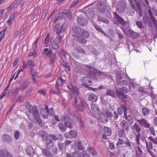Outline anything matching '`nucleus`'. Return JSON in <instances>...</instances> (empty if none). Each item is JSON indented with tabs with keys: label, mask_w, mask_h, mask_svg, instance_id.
Segmentation results:
<instances>
[{
	"label": "nucleus",
	"mask_w": 157,
	"mask_h": 157,
	"mask_svg": "<svg viewBox=\"0 0 157 157\" xmlns=\"http://www.w3.org/2000/svg\"><path fill=\"white\" fill-rule=\"evenodd\" d=\"M29 113L28 117L30 120L31 121H34L41 127L44 126V124L40 117V114L39 113V110L36 106H33L32 109L29 111Z\"/></svg>",
	"instance_id": "f257e3e1"
},
{
	"label": "nucleus",
	"mask_w": 157,
	"mask_h": 157,
	"mask_svg": "<svg viewBox=\"0 0 157 157\" xmlns=\"http://www.w3.org/2000/svg\"><path fill=\"white\" fill-rule=\"evenodd\" d=\"M69 94H70V100L75 104L77 102L78 96L79 91L76 86H73L71 83H69Z\"/></svg>",
	"instance_id": "f03ea898"
},
{
	"label": "nucleus",
	"mask_w": 157,
	"mask_h": 157,
	"mask_svg": "<svg viewBox=\"0 0 157 157\" xmlns=\"http://www.w3.org/2000/svg\"><path fill=\"white\" fill-rule=\"evenodd\" d=\"M42 54L43 55H46L48 56L49 58L51 59L50 62L52 64H53L57 60V58L56 56V53H53L52 52V50L49 47V48H45L44 49L43 51L42 52Z\"/></svg>",
	"instance_id": "7ed1b4c3"
},
{
	"label": "nucleus",
	"mask_w": 157,
	"mask_h": 157,
	"mask_svg": "<svg viewBox=\"0 0 157 157\" xmlns=\"http://www.w3.org/2000/svg\"><path fill=\"white\" fill-rule=\"evenodd\" d=\"M73 31L77 34L83 37L87 38L89 36V33L81 28L73 26L72 27Z\"/></svg>",
	"instance_id": "20e7f679"
},
{
	"label": "nucleus",
	"mask_w": 157,
	"mask_h": 157,
	"mask_svg": "<svg viewBox=\"0 0 157 157\" xmlns=\"http://www.w3.org/2000/svg\"><path fill=\"white\" fill-rule=\"evenodd\" d=\"M80 104L78 105L77 109L79 111H83L88 106V104H87L86 101L80 97H78Z\"/></svg>",
	"instance_id": "39448f33"
},
{
	"label": "nucleus",
	"mask_w": 157,
	"mask_h": 157,
	"mask_svg": "<svg viewBox=\"0 0 157 157\" xmlns=\"http://www.w3.org/2000/svg\"><path fill=\"white\" fill-rule=\"evenodd\" d=\"M114 23L118 25L120 23L123 26L126 25V22L116 13L114 14Z\"/></svg>",
	"instance_id": "423d86ee"
},
{
	"label": "nucleus",
	"mask_w": 157,
	"mask_h": 157,
	"mask_svg": "<svg viewBox=\"0 0 157 157\" xmlns=\"http://www.w3.org/2000/svg\"><path fill=\"white\" fill-rule=\"evenodd\" d=\"M103 2L102 1H99L97 4V6L99 11L101 13L105 12V11L109 12L110 10V7L109 6H105L102 5Z\"/></svg>",
	"instance_id": "0eeeda50"
},
{
	"label": "nucleus",
	"mask_w": 157,
	"mask_h": 157,
	"mask_svg": "<svg viewBox=\"0 0 157 157\" xmlns=\"http://www.w3.org/2000/svg\"><path fill=\"white\" fill-rule=\"evenodd\" d=\"M126 4L123 1H120L117 4V11L119 13H123L125 10Z\"/></svg>",
	"instance_id": "6e6552de"
},
{
	"label": "nucleus",
	"mask_w": 157,
	"mask_h": 157,
	"mask_svg": "<svg viewBox=\"0 0 157 157\" xmlns=\"http://www.w3.org/2000/svg\"><path fill=\"white\" fill-rule=\"evenodd\" d=\"M137 121L141 126L145 128H149L151 126V124L147 122V121L144 118H142L140 120H137Z\"/></svg>",
	"instance_id": "1a4fd4ad"
},
{
	"label": "nucleus",
	"mask_w": 157,
	"mask_h": 157,
	"mask_svg": "<svg viewBox=\"0 0 157 157\" xmlns=\"http://www.w3.org/2000/svg\"><path fill=\"white\" fill-rule=\"evenodd\" d=\"M86 67L90 71H94L95 75L96 76H101L102 77H103L104 75V73L100 71H99L95 69L94 67L89 66H86Z\"/></svg>",
	"instance_id": "9d476101"
},
{
	"label": "nucleus",
	"mask_w": 157,
	"mask_h": 157,
	"mask_svg": "<svg viewBox=\"0 0 157 157\" xmlns=\"http://www.w3.org/2000/svg\"><path fill=\"white\" fill-rule=\"evenodd\" d=\"M59 17L61 19L63 18L65 19L69 18V10L68 9L63 10L62 12L59 13Z\"/></svg>",
	"instance_id": "9b49d317"
},
{
	"label": "nucleus",
	"mask_w": 157,
	"mask_h": 157,
	"mask_svg": "<svg viewBox=\"0 0 157 157\" xmlns=\"http://www.w3.org/2000/svg\"><path fill=\"white\" fill-rule=\"evenodd\" d=\"M66 82L65 80H63L61 77H59L57 79L55 85V87L56 90L58 91H59V86H62Z\"/></svg>",
	"instance_id": "f8f14e48"
},
{
	"label": "nucleus",
	"mask_w": 157,
	"mask_h": 157,
	"mask_svg": "<svg viewBox=\"0 0 157 157\" xmlns=\"http://www.w3.org/2000/svg\"><path fill=\"white\" fill-rule=\"evenodd\" d=\"M65 146L63 143H60L59 142L58 144V147L59 149L61 151H63L65 149V152H66L68 150L67 149L68 147H67V146L69 145V140H67L65 143Z\"/></svg>",
	"instance_id": "ddd939ff"
},
{
	"label": "nucleus",
	"mask_w": 157,
	"mask_h": 157,
	"mask_svg": "<svg viewBox=\"0 0 157 157\" xmlns=\"http://www.w3.org/2000/svg\"><path fill=\"white\" fill-rule=\"evenodd\" d=\"M120 126L122 128V129H124L128 132L130 129L129 127L128 124L124 120L121 121L120 124Z\"/></svg>",
	"instance_id": "4468645a"
},
{
	"label": "nucleus",
	"mask_w": 157,
	"mask_h": 157,
	"mask_svg": "<svg viewBox=\"0 0 157 157\" xmlns=\"http://www.w3.org/2000/svg\"><path fill=\"white\" fill-rule=\"evenodd\" d=\"M92 84V82L90 80V78L88 77H84L82 78V84L86 87H88Z\"/></svg>",
	"instance_id": "2eb2a0df"
},
{
	"label": "nucleus",
	"mask_w": 157,
	"mask_h": 157,
	"mask_svg": "<svg viewBox=\"0 0 157 157\" xmlns=\"http://www.w3.org/2000/svg\"><path fill=\"white\" fill-rule=\"evenodd\" d=\"M131 129L134 132L137 133H140L141 131V128L140 125L137 123H135L131 126Z\"/></svg>",
	"instance_id": "dca6fc26"
},
{
	"label": "nucleus",
	"mask_w": 157,
	"mask_h": 157,
	"mask_svg": "<svg viewBox=\"0 0 157 157\" xmlns=\"http://www.w3.org/2000/svg\"><path fill=\"white\" fill-rule=\"evenodd\" d=\"M47 137V136H46L45 138H43V140L46 141V148H50L54 146V143L51 139H48Z\"/></svg>",
	"instance_id": "f3484780"
},
{
	"label": "nucleus",
	"mask_w": 157,
	"mask_h": 157,
	"mask_svg": "<svg viewBox=\"0 0 157 157\" xmlns=\"http://www.w3.org/2000/svg\"><path fill=\"white\" fill-rule=\"evenodd\" d=\"M73 36L77 40V41L79 43L85 44L87 42L86 40L84 39L80 36H79L76 34L73 35Z\"/></svg>",
	"instance_id": "a211bd4d"
},
{
	"label": "nucleus",
	"mask_w": 157,
	"mask_h": 157,
	"mask_svg": "<svg viewBox=\"0 0 157 157\" xmlns=\"http://www.w3.org/2000/svg\"><path fill=\"white\" fill-rule=\"evenodd\" d=\"M26 153L30 157L33 156L34 151L32 146L30 145L28 146L26 149Z\"/></svg>",
	"instance_id": "6ab92c4d"
},
{
	"label": "nucleus",
	"mask_w": 157,
	"mask_h": 157,
	"mask_svg": "<svg viewBox=\"0 0 157 157\" xmlns=\"http://www.w3.org/2000/svg\"><path fill=\"white\" fill-rule=\"evenodd\" d=\"M49 148H45L42 149V153L46 157H52V154L49 149Z\"/></svg>",
	"instance_id": "aec40b11"
},
{
	"label": "nucleus",
	"mask_w": 157,
	"mask_h": 157,
	"mask_svg": "<svg viewBox=\"0 0 157 157\" xmlns=\"http://www.w3.org/2000/svg\"><path fill=\"white\" fill-rule=\"evenodd\" d=\"M40 114L42 118L44 119H45L48 117V112L46 111L45 109H44V108H41L40 111Z\"/></svg>",
	"instance_id": "412c9836"
},
{
	"label": "nucleus",
	"mask_w": 157,
	"mask_h": 157,
	"mask_svg": "<svg viewBox=\"0 0 157 157\" xmlns=\"http://www.w3.org/2000/svg\"><path fill=\"white\" fill-rule=\"evenodd\" d=\"M2 140L7 143H11L12 140V137L7 134H4L3 135L2 137Z\"/></svg>",
	"instance_id": "4be33fe9"
},
{
	"label": "nucleus",
	"mask_w": 157,
	"mask_h": 157,
	"mask_svg": "<svg viewBox=\"0 0 157 157\" xmlns=\"http://www.w3.org/2000/svg\"><path fill=\"white\" fill-rule=\"evenodd\" d=\"M129 2V3L130 5V6L132 7V8L135 10L136 8V6L137 7V5H140V4L139 2H138L136 0H128Z\"/></svg>",
	"instance_id": "5701e85b"
},
{
	"label": "nucleus",
	"mask_w": 157,
	"mask_h": 157,
	"mask_svg": "<svg viewBox=\"0 0 157 157\" xmlns=\"http://www.w3.org/2000/svg\"><path fill=\"white\" fill-rule=\"evenodd\" d=\"M150 112V109L147 107H143L141 110L142 114L143 116L145 117L148 115Z\"/></svg>",
	"instance_id": "b1692460"
},
{
	"label": "nucleus",
	"mask_w": 157,
	"mask_h": 157,
	"mask_svg": "<svg viewBox=\"0 0 157 157\" xmlns=\"http://www.w3.org/2000/svg\"><path fill=\"white\" fill-rule=\"evenodd\" d=\"M98 99L97 97L94 94H91L89 95L88 100L92 102H95Z\"/></svg>",
	"instance_id": "393cba45"
},
{
	"label": "nucleus",
	"mask_w": 157,
	"mask_h": 157,
	"mask_svg": "<svg viewBox=\"0 0 157 157\" xmlns=\"http://www.w3.org/2000/svg\"><path fill=\"white\" fill-rule=\"evenodd\" d=\"M67 27V24L66 23H63L61 25L59 31L57 32V35L59 34L60 33H63Z\"/></svg>",
	"instance_id": "a878e982"
},
{
	"label": "nucleus",
	"mask_w": 157,
	"mask_h": 157,
	"mask_svg": "<svg viewBox=\"0 0 157 157\" xmlns=\"http://www.w3.org/2000/svg\"><path fill=\"white\" fill-rule=\"evenodd\" d=\"M59 127L61 131H65L67 129V127H69V124H66L65 123L63 124L60 123L59 124Z\"/></svg>",
	"instance_id": "bb28decb"
},
{
	"label": "nucleus",
	"mask_w": 157,
	"mask_h": 157,
	"mask_svg": "<svg viewBox=\"0 0 157 157\" xmlns=\"http://www.w3.org/2000/svg\"><path fill=\"white\" fill-rule=\"evenodd\" d=\"M125 119L127 121L129 124H132L134 122V119L132 116L131 115L129 114L128 116H126L125 118Z\"/></svg>",
	"instance_id": "cd10ccee"
},
{
	"label": "nucleus",
	"mask_w": 157,
	"mask_h": 157,
	"mask_svg": "<svg viewBox=\"0 0 157 157\" xmlns=\"http://www.w3.org/2000/svg\"><path fill=\"white\" fill-rule=\"evenodd\" d=\"M117 84L118 87H122L126 86L128 84V82L126 80H122L117 82Z\"/></svg>",
	"instance_id": "c85d7f7f"
},
{
	"label": "nucleus",
	"mask_w": 157,
	"mask_h": 157,
	"mask_svg": "<svg viewBox=\"0 0 157 157\" xmlns=\"http://www.w3.org/2000/svg\"><path fill=\"white\" fill-rule=\"evenodd\" d=\"M97 19L98 21H99L104 22L106 24L109 23V21L108 19L105 18L101 16H98L97 17Z\"/></svg>",
	"instance_id": "c756f323"
},
{
	"label": "nucleus",
	"mask_w": 157,
	"mask_h": 157,
	"mask_svg": "<svg viewBox=\"0 0 157 157\" xmlns=\"http://www.w3.org/2000/svg\"><path fill=\"white\" fill-rule=\"evenodd\" d=\"M53 39V38L52 37L50 38L51 45L52 46V47L55 50H57V49L59 48V45L57 43L54 41H52V40Z\"/></svg>",
	"instance_id": "7c9ffc66"
},
{
	"label": "nucleus",
	"mask_w": 157,
	"mask_h": 157,
	"mask_svg": "<svg viewBox=\"0 0 157 157\" xmlns=\"http://www.w3.org/2000/svg\"><path fill=\"white\" fill-rule=\"evenodd\" d=\"M29 82L28 79H26L25 81L21 85V89L24 90L27 88L29 85Z\"/></svg>",
	"instance_id": "2f4dec72"
},
{
	"label": "nucleus",
	"mask_w": 157,
	"mask_h": 157,
	"mask_svg": "<svg viewBox=\"0 0 157 157\" xmlns=\"http://www.w3.org/2000/svg\"><path fill=\"white\" fill-rule=\"evenodd\" d=\"M77 22L78 24L82 26H86L87 24V21L85 19H82L80 20L78 19Z\"/></svg>",
	"instance_id": "473e14b6"
},
{
	"label": "nucleus",
	"mask_w": 157,
	"mask_h": 157,
	"mask_svg": "<svg viewBox=\"0 0 157 157\" xmlns=\"http://www.w3.org/2000/svg\"><path fill=\"white\" fill-rule=\"evenodd\" d=\"M106 95L109 96L113 98H115V91L111 89H109L106 93Z\"/></svg>",
	"instance_id": "72a5a7b5"
},
{
	"label": "nucleus",
	"mask_w": 157,
	"mask_h": 157,
	"mask_svg": "<svg viewBox=\"0 0 157 157\" xmlns=\"http://www.w3.org/2000/svg\"><path fill=\"white\" fill-rule=\"evenodd\" d=\"M103 129L105 131L106 135L108 136H110L111 134V130L110 128L106 127L104 126Z\"/></svg>",
	"instance_id": "f704fd0d"
},
{
	"label": "nucleus",
	"mask_w": 157,
	"mask_h": 157,
	"mask_svg": "<svg viewBox=\"0 0 157 157\" xmlns=\"http://www.w3.org/2000/svg\"><path fill=\"white\" fill-rule=\"evenodd\" d=\"M125 106L124 105H120V107H119L117 110V113L120 116L122 114L123 112V110L124 109Z\"/></svg>",
	"instance_id": "c9c22d12"
},
{
	"label": "nucleus",
	"mask_w": 157,
	"mask_h": 157,
	"mask_svg": "<svg viewBox=\"0 0 157 157\" xmlns=\"http://www.w3.org/2000/svg\"><path fill=\"white\" fill-rule=\"evenodd\" d=\"M26 96V95H20L17 98L15 102H17V101H18L20 103H22L24 101V100L25 99Z\"/></svg>",
	"instance_id": "e433bc0d"
},
{
	"label": "nucleus",
	"mask_w": 157,
	"mask_h": 157,
	"mask_svg": "<svg viewBox=\"0 0 157 157\" xmlns=\"http://www.w3.org/2000/svg\"><path fill=\"white\" fill-rule=\"evenodd\" d=\"M92 111L93 112L97 113L98 111V107L94 104H91L90 105Z\"/></svg>",
	"instance_id": "4c0bfd02"
},
{
	"label": "nucleus",
	"mask_w": 157,
	"mask_h": 157,
	"mask_svg": "<svg viewBox=\"0 0 157 157\" xmlns=\"http://www.w3.org/2000/svg\"><path fill=\"white\" fill-rule=\"evenodd\" d=\"M124 144H125L129 150L132 149V147L130 141L127 138L126 140L125 141Z\"/></svg>",
	"instance_id": "58836bf2"
},
{
	"label": "nucleus",
	"mask_w": 157,
	"mask_h": 157,
	"mask_svg": "<svg viewBox=\"0 0 157 157\" xmlns=\"http://www.w3.org/2000/svg\"><path fill=\"white\" fill-rule=\"evenodd\" d=\"M135 10L136 12H138V14L140 17L142 16V12L141 9L140 5H139L138 4V5H137V8Z\"/></svg>",
	"instance_id": "ea45409f"
},
{
	"label": "nucleus",
	"mask_w": 157,
	"mask_h": 157,
	"mask_svg": "<svg viewBox=\"0 0 157 157\" xmlns=\"http://www.w3.org/2000/svg\"><path fill=\"white\" fill-rule=\"evenodd\" d=\"M79 156L80 157H90V154L87 153L86 151H84L79 154Z\"/></svg>",
	"instance_id": "a19ab883"
},
{
	"label": "nucleus",
	"mask_w": 157,
	"mask_h": 157,
	"mask_svg": "<svg viewBox=\"0 0 157 157\" xmlns=\"http://www.w3.org/2000/svg\"><path fill=\"white\" fill-rule=\"evenodd\" d=\"M130 34L132 37L134 39L137 38L139 36V33H136L132 30H131L130 32Z\"/></svg>",
	"instance_id": "79ce46f5"
},
{
	"label": "nucleus",
	"mask_w": 157,
	"mask_h": 157,
	"mask_svg": "<svg viewBox=\"0 0 157 157\" xmlns=\"http://www.w3.org/2000/svg\"><path fill=\"white\" fill-rule=\"evenodd\" d=\"M75 50L79 53H82V54H85V51L81 47L78 46L75 48Z\"/></svg>",
	"instance_id": "37998d69"
},
{
	"label": "nucleus",
	"mask_w": 157,
	"mask_h": 157,
	"mask_svg": "<svg viewBox=\"0 0 157 157\" xmlns=\"http://www.w3.org/2000/svg\"><path fill=\"white\" fill-rule=\"evenodd\" d=\"M27 64L29 68H32L35 66V64L34 62L32 60H28Z\"/></svg>",
	"instance_id": "c03bdc74"
},
{
	"label": "nucleus",
	"mask_w": 157,
	"mask_h": 157,
	"mask_svg": "<svg viewBox=\"0 0 157 157\" xmlns=\"http://www.w3.org/2000/svg\"><path fill=\"white\" fill-rule=\"evenodd\" d=\"M68 118L66 115L63 116L61 118V121L62 122H64L65 124H69L68 122Z\"/></svg>",
	"instance_id": "a18cd8bd"
},
{
	"label": "nucleus",
	"mask_w": 157,
	"mask_h": 157,
	"mask_svg": "<svg viewBox=\"0 0 157 157\" xmlns=\"http://www.w3.org/2000/svg\"><path fill=\"white\" fill-rule=\"evenodd\" d=\"M125 130L123 129H121L118 130V134L119 136L120 137H123L125 134Z\"/></svg>",
	"instance_id": "49530a36"
},
{
	"label": "nucleus",
	"mask_w": 157,
	"mask_h": 157,
	"mask_svg": "<svg viewBox=\"0 0 157 157\" xmlns=\"http://www.w3.org/2000/svg\"><path fill=\"white\" fill-rule=\"evenodd\" d=\"M40 38V37H39L37 39H36V40L34 42L33 45V50H36L38 48L37 43Z\"/></svg>",
	"instance_id": "de8ad7c7"
},
{
	"label": "nucleus",
	"mask_w": 157,
	"mask_h": 157,
	"mask_svg": "<svg viewBox=\"0 0 157 157\" xmlns=\"http://www.w3.org/2000/svg\"><path fill=\"white\" fill-rule=\"evenodd\" d=\"M122 76L121 73L119 72L117 73L116 76V80L117 82L119 81L122 80Z\"/></svg>",
	"instance_id": "09e8293b"
},
{
	"label": "nucleus",
	"mask_w": 157,
	"mask_h": 157,
	"mask_svg": "<svg viewBox=\"0 0 157 157\" xmlns=\"http://www.w3.org/2000/svg\"><path fill=\"white\" fill-rule=\"evenodd\" d=\"M136 25L140 29H141L144 28V25L142 21H138L136 22Z\"/></svg>",
	"instance_id": "8fccbe9b"
},
{
	"label": "nucleus",
	"mask_w": 157,
	"mask_h": 157,
	"mask_svg": "<svg viewBox=\"0 0 157 157\" xmlns=\"http://www.w3.org/2000/svg\"><path fill=\"white\" fill-rule=\"evenodd\" d=\"M120 91L121 92L122 94V95H123V94H125L127 93L128 92V89L125 87H124L123 88H119Z\"/></svg>",
	"instance_id": "3c124183"
},
{
	"label": "nucleus",
	"mask_w": 157,
	"mask_h": 157,
	"mask_svg": "<svg viewBox=\"0 0 157 157\" xmlns=\"http://www.w3.org/2000/svg\"><path fill=\"white\" fill-rule=\"evenodd\" d=\"M78 149L80 150H82L84 149L85 147L82 144V143L80 141H79L77 144Z\"/></svg>",
	"instance_id": "603ef678"
},
{
	"label": "nucleus",
	"mask_w": 157,
	"mask_h": 157,
	"mask_svg": "<svg viewBox=\"0 0 157 157\" xmlns=\"http://www.w3.org/2000/svg\"><path fill=\"white\" fill-rule=\"evenodd\" d=\"M69 134L71 137L72 138H75L77 136V133L74 130H71L69 133Z\"/></svg>",
	"instance_id": "864d4df0"
},
{
	"label": "nucleus",
	"mask_w": 157,
	"mask_h": 157,
	"mask_svg": "<svg viewBox=\"0 0 157 157\" xmlns=\"http://www.w3.org/2000/svg\"><path fill=\"white\" fill-rule=\"evenodd\" d=\"M136 137L135 139L136 141L137 144L138 145H139L140 144V133H137V134H135Z\"/></svg>",
	"instance_id": "5fc2aeb1"
},
{
	"label": "nucleus",
	"mask_w": 157,
	"mask_h": 157,
	"mask_svg": "<svg viewBox=\"0 0 157 157\" xmlns=\"http://www.w3.org/2000/svg\"><path fill=\"white\" fill-rule=\"evenodd\" d=\"M136 154L138 156H140L142 155V151L140 148L138 147L136 151Z\"/></svg>",
	"instance_id": "6e6d98bb"
},
{
	"label": "nucleus",
	"mask_w": 157,
	"mask_h": 157,
	"mask_svg": "<svg viewBox=\"0 0 157 157\" xmlns=\"http://www.w3.org/2000/svg\"><path fill=\"white\" fill-rule=\"evenodd\" d=\"M3 156L5 157H13L12 155L6 150H4Z\"/></svg>",
	"instance_id": "4d7b16f0"
},
{
	"label": "nucleus",
	"mask_w": 157,
	"mask_h": 157,
	"mask_svg": "<svg viewBox=\"0 0 157 157\" xmlns=\"http://www.w3.org/2000/svg\"><path fill=\"white\" fill-rule=\"evenodd\" d=\"M148 128H149L150 132L151 133L153 136H155L156 135V134L155 133V131L154 127H153L150 126Z\"/></svg>",
	"instance_id": "13d9d810"
},
{
	"label": "nucleus",
	"mask_w": 157,
	"mask_h": 157,
	"mask_svg": "<svg viewBox=\"0 0 157 157\" xmlns=\"http://www.w3.org/2000/svg\"><path fill=\"white\" fill-rule=\"evenodd\" d=\"M116 33L118 35V38L120 40H121L123 38V36L120 31L119 30H116Z\"/></svg>",
	"instance_id": "bf43d9fd"
},
{
	"label": "nucleus",
	"mask_w": 157,
	"mask_h": 157,
	"mask_svg": "<svg viewBox=\"0 0 157 157\" xmlns=\"http://www.w3.org/2000/svg\"><path fill=\"white\" fill-rule=\"evenodd\" d=\"M50 37V34H48L46 38L45 39V41H44V44H47L49 43V40H50V38H49Z\"/></svg>",
	"instance_id": "052dcab7"
},
{
	"label": "nucleus",
	"mask_w": 157,
	"mask_h": 157,
	"mask_svg": "<svg viewBox=\"0 0 157 157\" xmlns=\"http://www.w3.org/2000/svg\"><path fill=\"white\" fill-rule=\"evenodd\" d=\"M20 135V133L19 131L17 130L14 132V137L16 140H17L19 139Z\"/></svg>",
	"instance_id": "680f3d73"
},
{
	"label": "nucleus",
	"mask_w": 157,
	"mask_h": 157,
	"mask_svg": "<svg viewBox=\"0 0 157 157\" xmlns=\"http://www.w3.org/2000/svg\"><path fill=\"white\" fill-rule=\"evenodd\" d=\"M119 114L115 111H113V117L114 120H117L119 117Z\"/></svg>",
	"instance_id": "e2e57ef3"
},
{
	"label": "nucleus",
	"mask_w": 157,
	"mask_h": 157,
	"mask_svg": "<svg viewBox=\"0 0 157 157\" xmlns=\"http://www.w3.org/2000/svg\"><path fill=\"white\" fill-rule=\"evenodd\" d=\"M56 92L52 88L51 89L50 92L51 94H53V95H56L59 96V94L58 91Z\"/></svg>",
	"instance_id": "0e129e2a"
},
{
	"label": "nucleus",
	"mask_w": 157,
	"mask_h": 157,
	"mask_svg": "<svg viewBox=\"0 0 157 157\" xmlns=\"http://www.w3.org/2000/svg\"><path fill=\"white\" fill-rule=\"evenodd\" d=\"M48 111V114H49L51 116H53L54 115L55 112L53 108H50Z\"/></svg>",
	"instance_id": "69168bd1"
},
{
	"label": "nucleus",
	"mask_w": 157,
	"mask_h": 157,
	"mask_svg": "<svg viewBox=\"0 0 157 157\" xmlns=\"http://www.w3.org/2000/svg\"><path fill=\"white\" fill-rule=\"evenodd\" d=\"M48 137L49 138H51L52 140L55 141L58 140L57 137L55 135L52 134H50Z\"/></svg>",
	"instance_id": "338daca9"
},
{
	"label": "nucleus",
	"mask_w": 157,
	"mask_h": 157,
	"mask_svg": "<svg viewBox=\"0 0 157 157\" xmlns=\"http://www.w3.org/2000/svg\"><path fill=\"white\" fill-rule=\"evenodd\" d=\"M38 134L40 136H41L43 139V138H45V133L43 130H40L38 132Z\"/></svg>",
	"instance_id": "774afa93"
}]
</instances>
